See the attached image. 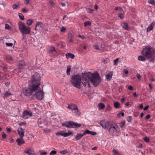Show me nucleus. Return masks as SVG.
<instances>
[{"instance_id": "39", "label": "nucleus", "mask_w": 155, "mask_h": 155, "mask_svg": "<svg viewBox=\"0 0 155 155\" xmlns=\"http://www.w3.org/2000/svg\"><path fill=\"white\" fill-rule=\"evenodd\" d=\"M94 48L97 50H99L100 48L98 46V45L97 44H95L93 46Z\"/></svg>"}, {"instance_id": "51", "label": "nucleus", "mask_w": 155, "mask_h": 155, "mask_svg": "<svg viewBox=\"0 0 155 155\" xmlns=\"http://www.w3.org/2000/svg\"><path fill=\"white\" fill-rule=\"evenodd\" d=\"M2 137L3 138H5L6 137V135L5 133L4 132H2Z\"/></svg>"}, {"instance_id": "57", "label": "nucleus", "mask_w": 155, "mask_h": 155, "mask_svg": "<svg viewBox=\"0 0 155 155\" xmlns=\"http://www.w3.org/2000/svg\"><path fill=\"white\" fill-rule=\"evenodd\" d=\"M49 3L52 6H53L54 5V3L51 0L49 1Z\"/></svg>"}, {"instance_id": "12", "label": "nucleus", "mask_w": 155, "mask_h": 155, "mask_svg": "<svg viewBox=\"0 0 155 155\" xmlns=\"http://www.w3.org/2000/svg\"><path fill=\"white\" fill-rule=\"evenodd\" d=\"M18 68L21 70H23L24 66L25 65V62L24 60H21L19 61L18 64Z\"/></svg>"}, {"instance_id": "52", "label": "nucleus", "mask_w": 155, "mask_h": 155, "mask_svg": "<svg viewBox=\"0 0 155 155\" xmlns=\"http://www.w3.org/2000/svg\"><path fill=\"white\" fill-rule=\"evenodd\" d=\"M67 151L66 150H64L62 151L61 152V153L62 154H64L67 153Z\"/></svg>"}, {"instance_id": "31", "label": "nucleus", "mask_w": 155, "mask_h": 155, "mask_svg": "<svg viewBox=\"0 0 155 155\" xmlns=\"http://www.w3.org/2000/svg\"><path fill=\"white\" fill-rule=\"evenodd\" d=\"M91 22L90 21H86L84 22V25L85 27H86L88 25H91Z\"/></svg>"}, {"instance_id": "48", "label": "nucleus", "mask_w": 155, "mask_h": 155, "mask_svg": "<svg viewBox=\"0 0 155 155\" xmlns=\"http://www.w3.org/2000/svg\"><path fill=\"white\" fill-rule=\"evenodd\" d=\"M148 2L152 5H154L155 4V2L154 0H150Z\"/></svg>"}, {"instance_id": "45", "label": "nucleus", "mask_w": 155, "mask_h": 155, "mask_svg": "<svg viewBox=\"0 0 155 155\" xmlns=\"http://www.w3.org/2000/svg\"><path fill=\"white\" fill-rule=\"evenodd\" d=\"M5 44L6 46L7 47H12L13 45V43H6Z\"/></svg>"}, {"instance_id": "60", "label": "nucleus", "mask_w": 155, "mask_h": 155, "mask_svg": "<svg viewBox=\"0 0 155 155\" xmlns=\"http://www.w3.org/2000/svg\"><path fill=\"white\" fill-rule=\"evenodd\" d=\"M47 154V153L46 152H43L40 153L41 155H46Z\"/></svg>"}, {"instance_id": "63", "label": "nucleus", "mask_w": 155, "mask_h": 155, "mask_svg": "<svg viewBox=\"0 0 155 155\" xmlns=\"http://www.w3.org/2000/svg\"><path fill=\"white\" fill-rule=\"evenodd\" d=\"M134 97H137L138 95V94H137L136 92H134L133 94Z\"/></svg>"}, {"instance_id": "62", "label": "nucleus", "mask_w": 155, "mask_h": 155, "mask_svg": "<svg viewBox=\"0 0 155 155\" xmlns=\"http://www.w3.org/2000/svg\"><path fill=\"white\" fill-rule=\"evenodd\" d=\"M124 71L126 74H127L129 73L128 71L126 69H124Z\"/></svg>"}, {"instance_id": "43", "label": "nucleus", "mask_w": 155, "mask_h": 155, "mask_svg": "<svg viewBox=\"0 0 155 155\" xmlns=\"http://www.w3.org/2000/svg\"><path fill=\"white\" fill-rule=\"evenodd\" d=\"M44 132L46 133H48L50 132L51 130L49 129H45L44 130Z\"/></svg>"}, {"instance_id": "25", "label": "nucleus", "mask_w": 155, "mask_h": 155, "mask_svg": "<svg viewBox=\"0 0 155 155\" xmlns=\"http://www.w3.org/2000/svg\"><path fill=\"white\" fill-rule=\"evenodd\" d=\"M74 113L75 114V115L76 116H79L81 114V112L80 110L78 109V107L77 108V109L74 110Z\"/></svg>"}, {"instance_id": "14", "label": "nucleus", "mask_w": 155, "mask_h": 155, "mask_svg": "<svg viewBox=\"0 0 155 155\" xmlns=\"http://www.w3.org/2000/svg\"><path fill=\"white\" fill-rule=\"evenodd\" d=\"M19 146H21L24 144L25 142L23 138H18L16 140Z\"/></svg>"}, {"instance_id": "61", "label": "nucleus", "mask_w": 155, "mask_h": 155, "mask_svg": "<svg viewBox=\"0 0 155 155\" xmlns=\"http://www.w3.org/2000/svg\"><path fill=\"white\" fill-rule=\"evenodd\" d=\"M22 12L25 13H27L28 12V11L27 10H26V9L25 8H22Z\"/></svg>"}, {"instance_id": "24", "label": "nucleus", "mask_w": 155, "mask_h": 155, "mask_svg": "<svg viewBox=\"0 0 155 155\" xmlns=\"http://www.w3.org/2000/svg\"><path fill=\"white\" fill-rule=\"evenodd\" d=\"M12 94L10 93H9L8 91H6V92H5V93L3 95V98L4 99L7 98L10 95H12Z\"/></svg>"}, {"instance_id": "7", "label": "nucleus", "mask_w": 155, "mask_h": 155, "mask_svg": "<svg viewBox=\"0 0 155 155\" xmlns=\"http://www.w3.org/2000/svg\"><path fill=\"white\" fill-rule=\"evenodd\" d=\"M62 126L68 128H77L80 127L81 126L80 124L77 123L72 121H66L62 124Z\"/></svg>"}, {"instance_id": "47", "label": "nucleus", "mask_w": 155, "mask_h": 155, "mask_svg": "<svg viewBox=\"0 0 155 155\" xmlns=\"http://www.w3.org/2000/svg\"><path fill=\"white\" fill-rule=\"evenodd\" d=\"M118 60L119 58H117L114 60V65H117V61H118Z\"/></svg>"}, {"instance_id": "15", "label": "nucleus", "mask_w": 155, "mask_h": 155, "mask_svg": "<svg viewBox=\"0 0 155 155\" xmlns=\"http://www.w3.org/2000/svg\"><path fill=\"white\" fill-rule=\"evenodd\" d=\"M25 152L29 155L34 154V152L31 148H26L25 150Z\"/></svg>"}, {"instance_id": "46", "label": "nucleus", "mask_w": 155, "mask_h": 155, "mask_svg": "<svg viewBox=\"0 0 155 155\" xmlns=\"http://www.w3.org/2000/svg\"><path fill=\"white\" fill-rule=\"evenodd\" d=\"M132 118L130 116H129L127 118V121L130 122H131L132 121Z\"/></svg>"}, {"instance_id": "49", "label": "nucleus", "mask_w": 155, "mask_h": 155, "mask_svg": "<svg viewBox=\"0 0 155 155\" xmlns=\"http://www.w3.org/2000/svg\"><path fill=\"white\" fill-rule=\"evenodd\" d=\"M115 10H119L121 12L122 10V9L121 7H116L115 8Z\"/></svg>"}, {"instance_id": "58", "label": "nucleus", "mask_w": 155, "mask_h": 155, "mask_svg": "<svg viewBox=\"0 0 155 155\" xmlns=\"http://www.w3.org/2000/svg\"><path fill=\"white\" fill-rule=\"evenodd\" d=\"M150 117V114H147L145 117V119H149Z\"/></svg>"}, {"instance_id": "34", "label": "nucleus", "mask_w": 155, "mask_h": 155, "mask_svg": "<svg viewBox=\"0 0 155 155\" xmlns=\"http://www.w3.org/2000/svg\"><path fill=\"white\" fill-rule=\"evenodd\" d=\"M125 121H123L122 122H121L120 123V127L121 128L124 127L125 126Z\"/></svg>"}, {"instance_id": "30", "label": "nucleus", "mask_w": 155, "mask_h": 155, "mask_svg": "<svg viewBox=\"0 0 155 155\" xmlns=\"http://www.w3.org/2000/svg\"><path fill=\"white\" fill-rule=\"evenodd\" d=\"M33 22V20L29 19L27 21V24L28 26L30 25Z\"/></svg>"}, {"instance_id": "13", "label": "nucleus", "mask_w": 155, "mask_h": 155, "mask_svg": "<svg viewBox=\"0 0 155 155\" xmlns=\"http://www.w3.org/2000/svg\"><path fill=\"white\" fill-rule=\"evenodd\" d=\"M78 107V106L76 104H71L68 105V108L71 109L72 110H74L77 109Z\"/></svg>"}, {"instance_id": "18", "label": "nucleus", "mask_w": 155, "mask_h": 155, "mask_svg": "<svg viewBox=\"0 0 155 155\" xmlns=\"http://www.w3.org/2000/svg\"><path fill=\"white\" fill-rule=\"evenodd\" d=\"M66 58L67 59H69L70 58L73 59L75 56L74 55L71 53H68L66 54Z\"/></svg>"}, {"instance_id": "1", "label": "nucleus", "mask_w": 155, "mask_h": 155, "mask_svg": "<svg viewBox=\"0 0 155 155\" xmlns=\"http://www.w3.org/2000/svg\"><path fill=\"white\" fill-rule=\"evenodd\" d=\"M82 78V83L84 86H85L87 84L89 87L90 81L94 87H97L101 82L100 77L97 73H92L91 72L85 73L83 74Z\"/></svg>"}, {"instance_id": "38", "label": "nucleus", "mask_w": 155, "mask_h": 155, "mask_svg": "<svg viewBox=\"0 0 155 155\" xmlns=\"http://www.w3.org/2000/svg\"><path fill=\"white\" fill-rule=\"evenodd\" d=\"M66 28L64 27H62L61 29V31L62 32H64L66 31Z\"/></svg>"}, {"instance_id": "17", "label": "nucleus", "mask_w": 155, "mask_h": 155, "mask_svg": "<svg viewBox=\"0 0 155 155\" xmlns=\"http://www.w3.org/2000/svg\"><path fill=\"white\" fill-rule=\"evenodd\" d=\"M101 126L104 128H106L107 127V121L106 120H103L100 122Z\"/></svg>"}, {"instance_id": "44", "label": "nucleus", "mask_w": 155, "mask_h": 155, "mask_svg": "<svg viewBox=\"0 0 155 155\" xmlns=\"http://www.w3.org/2000/svg\"><path fill=\"white\" fill-rule=\"evenodd\" d=\"M11 27L8 24H6L5 25V29H6L9 30L11 28Z\"/></svg>"}, {"instance_id": "56", "label": "nucleus", "mask_w": 155, "mask_h": 155, "mask_svg": "<svg viewBox=\"0 0 155 155\" xmlns=\"http://www.w3.org/2000/svg\"><path fill=\"white\" fill-rule=\"evenodd\" d=\"M42 24V23L41 22H40V21H39V22H37V25H36V27L38 26V25H41V24Z\"/></svg>"}, {"instance_id": "35", "label": "nucleus", "mask_w": 155, "mask_h": 155, "mask_svg": "<svg viewBox=\"0 0 155 155\" xmlns=\"http://www.w3.org/2000/svg\"><path fill=\"white\" fill-rule=\"evenodd\" d=\"M120 105V104L119 102H116L114 103V106L115 108H117Z\"/></svg>"}, {"instance_id": "32", "label": "nucleus", "mask_w": 155, "mask_h": 155, "mask_svg": "<svg viewBox=\"0 0 155 155\" xmlns=\"http://www.w3.org/2000/svg\"><path fill=\"white\" fill-rule=\"evenodd\" d=\"M64 134V131H61L60 132H57L56 133V135L57 136H59L60 135H61L62 136H63Z\"/></svg>"}, {"instance_id": "36", "label": "nucleus", "mask_w": 155, "mask_h": 155, "mask_svg": "<svg viewBox=\"0 0 155 155\" xmlns=\"http://www.w3.org/2000/svg\"><path fill=\"white\" fill-rule=\"evenodd\" d=\"M143 140L146 142L148 143L150 142V139L149 138L147 137H145L143 138Z\"/></svg>"}, {"instance_id": "41", "label": "nucleus", "mask_w": 155, "mask_h": 155, "mask_svg": "<svg viewBox=\"0 0 155 155\" xmlns=\"http://www.w3.org/2000/svg\"><path fill=\"white\" fill-rule=\"evenodd\" d=\"M57 153V152L55 150H52L50 153L49 154L50 155H55Z\"/></svg>"}, {"instance_id": "29", "label": "nucleus", "mask_w": 155, "mask_h": 155, "mask_svg": "<svg viewBox=\"0 0 155 155\" xmlns=\"http://www.w3.org/2000/svg\"><path fill=\"white\" fill-rule=\"evenodd\" d=\"M98 107L100 109H101L104 108L105 107L104 105L102 103H99L98 105Z\"/></svg>"}, {"instance_id": "42", "label": "nucleus", "mask_w": 155, "mask_h": 155, "mask_svg": "<svg viewBox=\"0 0 155 155\" xmlns=\"http://www.w3.org/2000/svg\"><path fill=\"white\" fill-rule=\"evenodd\" d=\"M18 6L19 5H18L15 4L13 5L12 8L13 9H16L18 7Z\"/></svg>"}, {"instance_id": "16", "label": "nucleus", "mask_w": 155, "mask_h": 155, "mask_svg": "<svg viewBox=\"0 0 155 155\" xmlns=\"http://www.w3.org/2000/svg\"><path fill=\"white\" fill-rule=\"evenodd\" d=\"M74 37L73 34L71 32H70L68 34V39L69 40V41L71 43H72L74 42V40L73 38Z\"/></svg>"}, {"instance_id": "3", "label": "nucleus", "mask_w": 155, "mask_h": 155, "mask_svg": "<svg viewBox=\"0 0 155 155\" xmlns=\"http://www.w3.org/2000/svg\"><path fill=\"white\" fill-rule=\"evenodd\" d=\"M142 53L147 58H151L150 62L154 63V59H155V49L150 47H147L146 48L143 49Z\"/></svg>"}, {"instance_id": "8", "label": "nucleus", "mask_w": 155, "mask_h": 155, "mask_svg": "<svg viewBox=\"0 0 155 155\" xmlns=\"http://www.w3.org/2000/svg\"><path fill=\"white\" fill-rule=\"evenodd\" d=\"M35 92V94L33 95L34 97H36L37 99L41 100L44 97V94L43 91L41 88L39 87L38 89L34 91L33 92Z\"/></svg>"}, {"instance_id": "54", "label": "nucleus", "mask_w": 155, "mask_h": 155, "mask_svg": "<svg viewBox=\"0 0 155 155\" xmlns=\"http://www.w3.org/2000/svg\"><path fill=\"white\" fill-rule=\"evenodd\" d=\"M137 77L138 80H140L141 78V77L139 74H137Z\"/></svg>"}, {"instance_id": "21", "label": "nucleus", "mask_w": 155, "mask_h": 155, "mask_svg": "<svg viewBox=\"0 0 155 155\" xmlns=\"http://www.w3.org/2000/svg\"><path fill=\"white\" fill-rule=\"evenodd\" d=\"M122 26H123V28L126 30H129V29H130V28L128 26L127 23H126V22L123 23Z\"/></svg>"}, {"instance_id": "53", "label": "nucleus", "mask_w": 155, "mask_h": 155, "mask_svg": "<svg viewBox=\"0 0 155 155\" xmlns=\"http://www.w3.org/2000/svg\"><path fill=\"white\" fill-rule=\"evenodd\" d=\"M78 37L81 39H84L85 38V36L84 35H79Z\"/></svg>"}, {"instance_id": "23", "label": "nucleus", "mask_w": 155, "mask_h": 155, "mask_svg": "<svg viewBox=\"0 0 155 155\" xmlns=\"http://www.w3.org/2000/svg\"><path fill=\"white\" fill-rule=\"evenodd\" d=\"M113 155H122V153L119 152L118 151H117L114 149L113 150Z\"/></svg>"}, {"instance_id": "27", "label": "nucleus", "mask_w": 155, "mask_h": 155, "mask_svg": "<svg viewBox=\"0 0 155 155\" xmlns=\"http://www.w3.org/2000/svg\"><path fill=\"white\" fill-rule=\"evenodd\" d=\"M71 70V67L70 65H68L67 67L66 72L67 74L69 75L70 74V72Z\"/></svg>"}, {"instance_id": "20", "label": "nucleus", "mask_w": 155, "mask_h": 155, "mask_svg": "<svg viewBox=\"0 0 155 155\" xmlns=\"http://www.w3.org/2000/svg\"><path fill=\"white\" fill-rule=\"evenodd\" d=\"M155 24V22H153L150 24V25L147 28V32L152 30Z\"/></svg>"}, {"instance_id": "10", "label": "nucleus", "mask_w": 155, "mask_h": 155, "mask_svg": "<svg viewBox=\"0 0 155 155\" xmlns=\"http://www.w3.org/2000/svg\"><path fill=\"white\" fill-rule=\"evenodd\" d=\"M32 115V113L31 111L26 110L24 111L23 113V117L25 119L28 118V116L29 117L31 116Z\"/></svg>"}, {"instance_id": "50", "label": "nucleus", "mask_w": 155, "mask_h": 155, "mask_svg": "<svg viewBox=\"0 0 155 155\" xmlns=\"http://www.w3.org/2000/svg\"><path fill=\"white\" fill-rule=\"evenodd\" d=\"M31 0H25L24 1V4L25 5H28L29 4V2Z\"/></svg>"}, {"instance_id": "26", "label": "nucleus", "mask_w": 155, "mask_h": 155, "mask_svg": "<svg viewBox=\"0 0 155 155\" xmlns=\"http://www.w3.org/2000/svg\"><path fill=\"white\" fill-rule=\"evenodd\" d=\"M72 134V132H69L68 133H64V134L63 135V137H68L70 136Z\"/></svg>"}, {"instance_id": "40", "label": "nucleus", "mask_w": 155, "mask_h": 155, "mask_svg": "<svg viewBox=\"0 0 155 155\" xmlns=\"http://www.w3.org/2000/svg\"><path fill=\"white\" fill-rule=\"evenodd\" d=\"M91 132V131H90L88 130H86L83 134V135H85L86 134H90Z\"/></svg>"}, {"instance_id": "9", "label": "nucleus", "mask_w": 155, "mask_h": 155, "mask_svg": "<svg viewBox=\"0 0 155 155\" xmlns=\"http://www.w3.org/2000/svg\"><path fill=\"white\" fill-rule=\"evenodd\" d=\"M38 123L40 127H42L45 126H46L48 122L45 117H41L38 119Z\"/></svg>"}, {"instance_id": "11", "label": "nucleus", "mask_w": 155, "mask_h": 155, "mask_svg": "<svg viewBox=\"0 0 155 155\" xmlns=\"http://www.w3.org/2000/svg\"><path fill=\"white\" fill-rule=\"evenodd\" d=\"M18 134L20 138H23L24 135V129L21 127L18 128Z\"/></svg>"}, {"instance_id": "2", "label": "nucleus", "mask_w": 155, "mask_h": 155, "mask_svg": "<svg viewBox=\"0 0 155 155\" xmlns=\"http://www.w3.org/2000/svg\"><path fill=\"white\" fill-rule=\"evenodd\" d=\"M41 77L40 74L37 73H36L33 75L32 82L30 85L27 88L23 90V92L27 96L31 95L34 91L38 88L40 84Z\"/></svg>"}, {"instance_id": "37", "label": "nucleus", "mask_w": 155, "mask_h": 155, "mask_svg": "<svg viewBox=\"0 0 155 155\" xmlns=\"http://www.w3.org/2000/svg\"><path fill=\"white\" fill-rule=\"evenodd\" d=\"M18 15L21 19L22 20H23L24 19V17L22 14L19 13Z\"/></svg>"}, {"instance_id": "55", "label": "nucleus", "mask_w": 155, "mask_h": 155, "mask_svg": "<svg viewBox=\"0 0 155 155\" xmlns=\"http://www.w3.org/2000/svg\"><path fill=\"white\" fill-rule=\"evenodd\" d=\"M128 88L130 90L132 91L133 89V87L131 85H129L128 87Z\"/></svg>"}, {"instance_id": "19", "label": "nucleus", "mask_w": 155, "mask_h": 155, "mask_svg": "<svg viewBox=\"0 0 155 155\" xmlns=\"http://www.w3.org/2000/svg\"><path fill=\"white\" fill-rule=\"evenodd\" d=\"M113 71H110L108 74H107V81H110L112 78L113 75Z\"/></svg>"}, {"instance_id": "22", "label": "nucleus", "mask_w": 155, "mask_h": 155, "mask_svg": "<svg viewBox=\"0 0 155 155\" xmlns=\"http://www.w3.org/2000/svg\"><path fill=\"white\" fill-rule=\"evenodd\" d=\"M84 135L83 134H78L77 135L75 136V138L77 140H80Z\"/></svg>"}, {"instance_id": "5", "label": "nucleus", "mask_w": 155, "mask_h": 155, "mask_svg": "<svg viewBox=\"0 0 155 155\" xmlns=\"http://www.w3.org/2000/svg\"><path fill=\"white\" fill-rule=\"evenodd\" d=\"M72 85L78 89L81 87L80 86L81 83V78L80 75H75L72 77L71 80Z\"/></svg>"}, {"instance_id": "64", "label": "nucleus", "mask_w": 155, "mask_h": 155, "mask_svg": "<svg viewBox=\"0 0 155 155\" xmlns=\"http://www.w3.org/2000/svg\"><path fill=\"white\" fill-rule=\"evenodd\" d=\"M10 84V83L9 82H7L5 83V85L6 86H8Z\"/></svg>"}, {"instance_id": "59", "label": "nucleus", "mask_w": 155, "mask_h": 155, "mask_svg": "<svg viewBox=\"0 0 155 155\" xmlns=\"http://www.w3.org/2000/svg\"><path fill=\"white\" fill-rule=\"evenodd\" d=\"M149 107V105H147L146 106H145L144 108H143V110H147Z\"/></svg>"}, {"instance_id": "6", "label": "nucleus", "mask_w": 155, "mask_h": 155, "mask_svg": "<svg viewBox=\"0 0 155 155\" xmlns=\"http://www.w3.org/2000/svg\"><path fill=\"white\" fill-rule=\"evenodd\" d=\"M18 25L19 30L22 34H28L30 32V28L26 26L24 23L21 22L18 24Z\"/></svg>"}, {"instance_id": "28", "label": "nucleus", "mask_w": 155, "mask_h": 155, "mask_svg": "<svg viewBox=\"0 0 155 155\" xmlns=\"http://www.w3.org/2000/svg\"><path fill=\"white\" fill-rule=\"evenodd\" d=\"M54 52H56V50L54 47H52L50 48V50L49 51L50 54H52L54 53Z\"/></svg>"}, {"instance_id": "4", "label": "nucleus", "mask_w": 155, "mask_h": 155, "mask_svg": "<svg viewBox=\"0 0 155 155\" xmlns=\"http://www.w3.org/2000/svg\"><path fill=\"white\" fill-rule=\"evenodd\" d=\"M107 130H108L109 135L111 137L114 136H119L120 134V129L116 124H109L107 126Z\"/></svg>"}, {"instance_id": "33", "label": "nucleus", "mask_w": 155, "mask_h": 155, "mask_svg": "<svg viewBox=\"0 0 155 155\" xmlns=\"http://www.w3.org/2000/svg\"><path fill=\"white\" fill-rule=\"evenodd\" d=\"M138 59L141 61H144L145 60V58L142 56H140L138 57Z\"/></svg>"}]
</instances>
